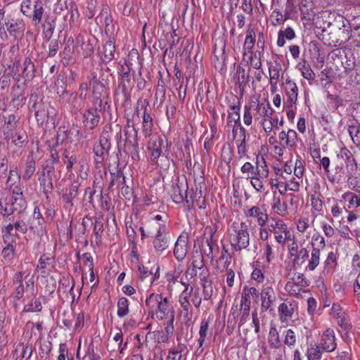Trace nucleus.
<instances>
[{
	"label": "nucleus",
	"mask_w": 360,
	"mask_h": 360,
	"mask_svg": "<svg viewBox=\"0 0 360 360\" xmlns=\"http://www.w3.org/2000/svg\"><path fill=\"white\" fill-rule=\"evenodd\" d=\"M271 233L275 240L281 245L285 244L292 240L290 227L283 219L278 217H270L266 227L259 230V238L263 241L268 240Z\"/></svg>",
	"instance_id": "1"
},
{
	"label": "nucleus",
	"mask_w": 360,
	"mask_h": 360,
	"mask_svg": "<svg viewBox=\"0 0 360 360\" xmlns=\"http://www.w3.org/2000/svg\"><path fill=\"white\" fill-rule=\"evenodd\" d=\"M146 304L150 314H152L153 316L155 315L159 320L169 319L172 325L174 321L172 307L169 303V300L167 297H163L160 294L151 293L147 297Z\"/></svg>",
	"instance_id": "2"
},
{
	"label": "nucleus",
	"mask_w": 360,
	"mask_h": 360,
	"mask_svg": "<svg viewBox=\"0 0 360 360\" xmlns=\"http://www.w3.org/2000/svg\"><path fill=\"white\" fill-rule=\"evenodd\" d=\"M229 238L236 251L247 248L250 245V235L246 223L234 221L229 229Z\"/></svg>",
	"instance_id": "3"
},
{
	"label": "nucleus",
	"mask_w": 360,
	"mask_h": 360,
	"mask_svg": "<svg viewBox=\"0 0 360 360\" xmlns=\"http://www.w3.org/2000/svg\"><path fill=\"white\" fill-rule=\"evenodd\" d=\"M13 195L8 199L1 198L0 200V213L3 217H8L15 212H21L26 207V201L22 195V191L19 186H15L13 188Z\"/></svg>",
	"instance_id": "4"
},
{
	"label": "nucleus",
	"mask_w": 360,
	"mask_h": 360,
	"mask_svg": "<svg viewBox=\"0 0 360 360\" xmlns=\"http://www.w3.org/2000/svg\"><path fill=\"white\" fill-rule=\"evenodd\" d=\"M23 281L25 283L27 290L31 291V292L33 293L35 276L34 274L32 273L31 270L26 269L25 271H20L15 273L14 275L13 285L15 288L13 295L18 300L22 298L24 295L25 288Z\"/></svg>",
	"instance_id": "5"
},
{
	"label": "nucleus",
	"mask_w": 360,
	"mask_h": 360,
	"mask_svg": "<svg viewBox=\"0 0 360 360\" xmlns=\"http://www.w3.org/2000/svg\"><path fill=\"white\" fill-rule=\"evenodd\" d=\"M245 216L250 220L254 221L259 226V230L266 227L269 222V217L267 210L264 205H255L244 209Z\"/></svg>",
	"instance_id": "6"
},
{
	"label": "nucleus",
	"mask_w": 360,
	"mask_h": 360,
	"mask_svg": "<svg viewBox=\"0 0 360 360\" xmlns=\"http://www.w3.org/2000/svg\"><path fill=\"white\" fill-rule=\"evenodd\" d=\"M257 297L258 290L255 287L245 286L243 289L240 300V319L239 325L244 324L250 314L251 297Z\"/></svg>",
	"instance_id": "7"
},
{
	"label": "nucleus",
	"mask_w": 360,
	"mask_h": 360,
	"mask_svg": "<svg viewBox=\"0 0 360 360\" xmlns=\"http://www.w3.org/2000/svg\"><path fill=\"white\" fill-rule=\"evenodd\" d=\"M169 244V234L166 224H159L158 230L153 241V245L157 252H162Z\"/></svg>",
	"instance_id": "8"
},
{
	"label": "nucleus",
	"mask_w": 360,
	"mask_h": 360,
	"mask_svg": "<svg viewBox=\"0 0 360 360\" xmlns=\"http://www.w3.org/2000/svg\"><path fill=\"white\" fill-rule=\"evenodd\" d=\"M164 144V138L157 134L151 136L148 143L147 148L150 152V160L152 162H158V160L161 155Z\"/></svg>",
	"instance_id": "9"
},
{
	"label": "nucleus",
	"mask_w": 360,
	"mask_h": 360,
	"mask_svg": "<svg viewBox=\"0 0 360 360\" xmlns=\"http://www.w3.org/2000/svg\"><path fill=\"white\" fill-rule=\"evenodd\" d=\"M255 121L259 122L274 114V110L269 103H260L258 100L250 104Z\"/></svg>",
	"instance_id": "10"
},
{
	"label": "nucleus",
	"mask_w": 360,
	"mask_h": 360,
	"mask_svg": "<svg viewBox=\"0 0 360 360\" xmlns=\"http://www.w3.org/2000/svg\"><path fill=\"white\" fill-rule=\"evenodd\" d=\"M44 219L40 212L39 208L35 207L32 217L29 220V226L38 236H43L46 233L44 227Z\"/></svg>",
	"instance_id": "11"
},
{
	"label": "nucleus",
	"mask_w": 360,
	"mask_h": 360,
	"mask_svg": "<svg viewBox=\"0 0 360 360\" xmlns=\"http://www.w3.org/2000/svg\"><path fill=\"white\" fill-rule=\"evenodd\" d=\"M285 93L287 96L285 104L288 107H294L297 101L298 87L296 83L287 78L285 80Z\"/></svg>",
	"instance_id": "12"
},
{
	"label": "nucleus",
	"mask_w": 360,
	"mask_h": 360,
	"mask_svg": "<svg viewBox=\"0 0 360 360\" xmlns=\"http://www.w3.org/2000/svg\"><path fill=\"white\" fill-rule=\"evenodd\" d=\"M260 295L262 309L263 311L270 309L276 301V295L273 288L269 285H264Z\"/></svg>",
	"instance_id": "13"
},
{
	"label": "nucleus",
	"mask_w": 360,
	"mask_h": 360,
	"mask_svg": "<svg viewBox=\"0 0 360 360\" xmlns=\"http://www.w3.org/2000/svg\"><path fill=\"white\" fill-rule=\"evenodd\" d=\"M321 347L326 352L334 351L337 347L335 332L332 328H327L323 333L320 342Z\"/></svg>",
	"instance_id": "14"
},
{
	"label": "nucleus",
	"mask_w": 360,
	"mask_h": 360,
	"mask_svg": "<svg viewBox=\"0 0 360 360\" xmlns=\"http://www.w3.org/2000/svg\"><path fill=\"white\" fill-rule=\"evenodd\" d=\"M233 133L238 148V153L240 157L244 156L247 151L245 129L243 127H237L233 130Z\"/></svg>",
	"instance_id": "15"
},
{
	"label": "nucleus",
	"mask_w": 360,
	"mask_h": 360,
	"mask_svg": "<svg viewBox=\"0 0 360 360\" xmlns=\"http://www.w3.org/2000/svg\"><path fill=\"white\" fill-rule=\"evenodd\" d=\"M188 238L187 236L181 235L174 245V255L179 261H182L188 252L187 249Z\"/></svg>",
	"instance_id": "16"
},
{
	"label": "nucleus",
	"mask_w": 360,
	"mask_h": 360,
	"mask_svg": "<svg viewBox=\"0 0 360 360\" xmlns=\"http://www.w3.org/2000/svg\"><path fill=\"white\" fill-rule=\"evenodd\" d=\"M100 116L95 108H91L83 114V122L86 129H94L99 122Z\"/></svg>",
	"instance_id": "17"
},
{
	"label": "nucleus",
	"mask_w": 360,
	"mask_h": 360,
	"mask_svg": "<svg viewBox=\"0 0 360 360\" xmlns=\"http://www.w3.org/2000/svg\"><path fill=\"white\" fill-rule=\"evenodd\" d=\"M330 315L333 319H335L338 323L345 329H347L350 326V324L347 319V315L339 304H333L330 310Z\"/></svg>",
	"instance_id": "18"
},
{
	"label": "nucleus",
	"mask_w": 360,
	"mask_h": 360,
	"mask_svg": "<svg viewBox=\"0 0 360 360\" xmlns=\"http://www.w3.org/2000/svg\"><path fill=\"white\" fill-rule=\"evenodd\" d=\"M278 138L281 142L289 148H294L298 141L297 132L293 129L281 131L278 134Z\"/></svg>",
	"instance_id": "19"
},
{
	"label": "nucleus",
	"mask_w": 360,
	"mask_h": 360,
	"mask_svg": "<svg viewBox=\"0 0 360 360\" xmlns=\"http://www.w3.org/2000/svg\"><path fill=\"white\" fill-rule=\"evenodd\" d=\"M272 211L278 216L285 217L288 214V206L285 201H281L279 197L274 196L271 204Z\"/></svg>",
	"instance_id": "20"
},
{
	"label": "nucleus",
	"mask_w": 360,
	"mask_h": 360,
	"mask_svg": "<svg viewBox=\"0 0 360 360\" xmlns=\"http://www.w3.org/2000/svg\"><path fill=\"white\" fill-rule=\"evenodd\" d=\"M17 127V120L14 115H10L5 119V122L2 127V131L5 139H10L14 133Z\"/></svg>",
	"instance_id": "21"
},
{
	"label": "nucleus",
	"mask_w": 360,
	"mask_h": 360,
	"mask_svg": "<svg viewBox=\"0 0 360 360\" xmlns=\"http://www.w3.org/2000/svg\"><path fill=\"white\" fill-rule=\"evenodd\" d=\"M254 174L264 178L269 177V169L264 155H257Z\"/></svg>",
	"instance_id": "22"
},
{
	"label": "nucleus",
	"mask_w": 360,
	"mask_h": 360,
	"mask_svg": "<svg viewBox=\"0 0 360 360\" xmlns=\"http://www.w3.org/2000/svg\"><path fill=\"white\" fill-rule=\"evenodd\" d=\"M300 9L303 18L307 20H312L314 19L315 13L314 11L312 0H301Z\"/></svg>",
	"instance_id": "23"
},
{
	"label": "nucleus",
	"mask_w": 360,
	"mask_h": 360,
	"mask_svg": "<svg viewBox=\"0 0 360 360\" xmlns=\"http://www.w3.org/2000/svg\"><path fill=\"white\" fill-rule=\"evenodd\" d=\"M110 149V143L105 137H101L99 142L94 147V153L98 158H103L108 154Z\"/></svg>",
	"instance_id": "24"
},
{
	"label": "nucleus",
	"mask_w": 360,
	"mask_h": 360,
	"mask_svg": "<svg viewBox=\"0 0 360 360\" xmlns=\"http://www.w3.org/2000/svg\"><path fill=\"white\" fill-rule=\"evenodd\" d=\"M255 33L252 29H249L247 31V34L243 45L244 56L252 53V49L255 46Z\"/></svg>",
	"instance_id": "25"
},
{
	"label": "nucleus",
	"mask_w": 360,
	"mask_h": 360,
	"mask_svg": "<svg viewBox=\"0 0 360 360\" xmlns=\"http://www.w3.org/2000/svg\"><path fill=\"white\" fill-rule=\"evenodd\" d=\"M153 127V118L149 113L147 112V110L145 108L143 115V123H142V132L143 135L150 136L152 135V130Z\"/></svg>",
	"instance_id": "26"
},
{
	"label": "nucleus",
	"mask_w": 360,
	"mask_h": 360,
	"mask_svg": "<svg viewBox=\"0 0 360 360\" xmlns=\"http://www.w3.org/2000/svg\"><path fill=\"white\" fill-rule=\"evenodd\" d=\"M6 28L11 34H22L25 30V25L22 20H11L6 23Z\"/></svg>",
	"instance_id": "27"
},
{
	"label": "nucleus",
	"mask_w": 360,
	"mask_h": 360,
	"mask_svg": "<svg viewBox=\"0 0 360 360\" xmlns=\"http://www.w3.org/2000/svg\"><path fill=\"white\" fill-rule=\"evenodd\" d=\"M295 311L294 306L289 302H283L278 307V313L282 321L291 318Z\"/></svg>",
	"instance_id": "28"
},
{
	"label": "nucleus",
	"mask_w": 360,
	"mask_h": 360,
	"mask_svg": "<svg viewBox=\"0 0 360 360\" xmlns=\"http://www.w3.org/2000/svg\"><path fill=\"white\" fill-rule=\"evenodd\" d=\"M320 255L321 252L319 248H313L310 258L306 266L307 271H312L318 266L320 263Z\"/></svg>",
	"instance_id": "29"
},
{
	"label": "nucleus",
	"mask_w": 360,
	"mask_h": 360,
	"mask_svg": "<svg viewBox=\"0 0 360 360\" xmlns=\"http://www.w3.org/2000/svg\"><path fill=\"white\" fill-rule=\"evenodd\" d=\"M310 229L309 219L307 217H300L296 221V229L301 233H306V238L308 239L311 236V231H309Z\"/></svg>",
	"instance_id": "30"
},
{
	"label": "nucleus",
	"mask_w": 360,
	"mask_h": 360,
	"mask_svg": "<svg viewBox=\"0 0 360 360\" xmlns=\"http://www.w3.org/2000/svg\"><path fill=\"white\" fill-rule=\"evenodd\" d=\"M297 69L300 71L302 77L307 80L314 79L316 75L312 70L310 65L306 61L300 62L297 65Z\"/></svg>",
	"instance_id": "31"
},
{
	"label": "nucleus",
	"mask_w": 360,
	"mask_h": 360,
	"mask_svg": "<svg viewBox=\"0 0 360 360\" xmlns=\"http://www.w3.org/2000/svg\"><path fill=\"white\" fill-rule=\"evenodd\" d=\"M183 272V267L178 266L172 271H169L166 274V280L168 285L172 287L173 285L179 282V279Z\"/></svg>",
	"instance_id": "32"
},
{
	"label": "nucleus",
	"mask_w": 360,
	"mask_h": 360,
	"mask_svg": "<svg viewBox=\"0 0 360 360\" xmlns=\"http://www.w3.org/2000/svg\"><path fill=\"white\" fill-rule=\"evenodd\" d=\"M16 354L20 353V357L22 359H29L33 352V347L31 345H24L23 343H19L15 348Z\"/></svg>",
	"instance_id": "33"
},
{
	"label": "nucleus",
	"mask_w": 360,
	"mask_h": 360,
	"mask_svg": "<svg viewBox=\"0 0 360 360\" xmlns=\"http://www.w3.org/2000/svg\"><path fill=\"white\" fill-rule=\"evenodd\" d=\"M250 184L258 193H262L265 191V184L267 178L262 177L257 175H253L250 178Z\"/></svg>",
	"instance_id": "34"
},
{
	"label": "nucleus",
	"mask_w": 360,
	"mask_h": 360,
	"mask_svg": "<svg viewBox=\"0 0 360 360\" xmlns=\"http://www.w3.org/2000/svg\"><path fill=\"white\" fill-rule=\"evenodd\" d=\"M129 300L125 297H120L117 302V314L120 318L124 317L129 313Z\"/></svg>",
	"instance_id": "35"
},
{
	"label": "nucleus",
	"mask_w": 360,
	"mask_h": 360,
	"mask_svg": "<svg viewBox=\"0 0 360 360\" xmlns=\"http://www.w3.org/2000/svg\"><path fill=\"white\" fill-rule=\"evenodd\" d=\"M115 47L112 41H108L103 46V60L110 62L114 58Z\"/></svg>",
	"instance_id": "36"
},
{
	"label": "nucleus",
	"mask_w": 360,
	"mask_h": 360,
	"mask_svg": "<svg viewBox=\"0 0 360 360\" xmlns=\"http://www.w3.org/2000/svg\"><path fill=\"white\" fill-rule=\"evenodd\" d=\"M202 295L205 300H210L213 294L212 281L207 279L202 280Z\"/></svg>",
	"instance_id": "37"
},
{
	"label": "nucleus",
	"mask_w": 360,
	"mask_h": 360,
	"mask_svg": "<svg viewBox=\"0 0 360 360\" xmlns=\"http://www.w3.org/2000/svg\"><path fill=\"white\" fill-rule=\"evenodd\" d=\"M183 347L182 345L172 347L168 352V360H181Z\"/></svg>",
	"instance_id": "38"
},
{
	"label": "nucleus",
	"mask_w": 360,
	"mask_h": 360,
	"mask_svg": "<svg viewBox=\"0 0 360 360\" xmlns=\"http://www.w3.org/2000/svg\"><path fill=\"white\" fill-rule=\"evenodd\" d=\"M179 304L182 307V310L181 311V315L187 319H190V309H191V304L189 300L186 297H179Z\"/></svg>",
	"instance_id": "39"
},
{
	"label": "nucleus",
	"mask_w": 360,
	"mask_h": 360,
	"mask_svg": "<svg viewBox=\"0 0 360 360\" xmlns=\"http://www.w3.org/2000/svg\"><path fill=\"white\" fill-rule=\"evenodd\" d=\"M41 310V304L39 299L33 298L25 306V311L27 312H38Z\"/></svg>",
	"instance_id": "40"
},
{
	"label": "nucleus",
	"mask_w": 360,
	"mask_h": 360,
	"mask_svg": "<svg viewBox=\"0 0 360 360\" xmlns=\"http://www.w3.org/2000/svg\"><path fill=\"white\" fill-rule=\"evenodd\" d=\"M269 342L275 348H278L281 345V341L279 339V335L276 328H271L269 334Z\"/></svg>",
	"instance_id": "41"
},
{
	"label": "nucleus",
	"mask_w": 360,
	"mask_h": 360,
	"mask_svg": "<svg viewBox=\"0 0 360 360\" xmlns=\"http://www.w3.org/2000/svg\"><path fill=\"white\" fill-rule=\"evenodd\" d=\"M308 360H321V352L320 348L317 345H311L307 350Z\"/></svg>",
	"instance_id": "42"
},
{
	"label": "nucleus",
	"mask_w": 360,
	"mask_h": 360,
	"mask_svg": "<svg viewBox=\"0 0 360 360\" xmlns=\"http://www.w3.org/2000/svg\"><path fill=\"white\" fill-rule=\"evenodd\" d=\"M281 68L280 65H273L269 67V81L279 82L281 77Z\"/></svg>",
	"instance_id": "43"
},
{
	"label": "nucleus",
	"mask_w": 360,
	"mask_h": 360,
	"mask_svg": "<svg viewBox=\"0 0 360 360\" xmlns=\"http://www.w3.org/2000/svg\"><path fill=\"white\" fill-rule=\"evenodd\" d=\"M186 197V191H181L179 186L174 188L172 198L175 203L182 202Z\"/></svg>",
	"instance_id": "44"
},
{
	"label": "nucleus",
	"mask_w": 360,
	"mask_h": 360,
	"mask_svg": "<svg viewBox=\"0 0 360 360\" xmlns=\"http://www.w3.org/2000/svg\"><path fill=\"white\" fill-rule=\"evenodd\" d=\"M202 266V264L199 265L197 263V261H193L192 262V266H190L187 269L185 273V279L187 281H190L193 278H194L197 275V269H200Z\"/></svg>",
	"instance_id": "45"
},
{
	"label": "nucleus",
	"mask_w": 360,
	"mask_h": 360,
	"mask_svg": "<svg viewBox=\"0 0 360 360\" xmlns=\"http://www.w3.org/2000/svg\"><path fill=\"white\" fill-rule=\"evenodd\" d=\"M263 251V255L266 259V262L268 264L271 263V262L275 257L273 251V245L266 241V243L264 245Z\"/></svg>",
	"instance_id": "46"
},
{
	"label": "nucleus",
	"mask_w": 360,
	"mask_h": 360,
	"mask_svg": "<svg viewBox=\"0 0 360 360\" xmlns=\"http://www.w3.org/2000/svg\"><path fill=\"white\" fill-rule=\"evenodd\" d=\"M56 86L57 94L59 95H63L66 93V84L65 82V77L63 75H59L55 82Z\"/></svg>",
	"instance_id": "47"
},
{
	"label": "nucleus",
	"mask_w": 360,
	"mask_h": 360,
	"mask_svg": "<svg viewBox=\"0 0 360 360\" xmlns=\"http://www.w3.org/2000/svg\"><path fill=\"white\" fill-rule=\"evenodd\" d=\"M231 108L232 110V112H230L229 114V119L230 120L229 122H233L236 124L237 122L240 121V104L238 103V104L233 105H231Z\"/></svg>",
	"instance_id": "48"
},
{
	"label": "nucleus",
	"mask_w": 360,
	"mask_h": 360,
	"mask_svg": "<svg viewBox=\"0 0 360 360\" xmlns=\"http://www.w3.org/2000/svg\"><path fill=\"white\" fill-rule=\"evenodd\" d=\"M311 245L313 248H323L326 245L324 238L319 233L313 234L311 238Z\"/></svg>",
	"instance_id": "49"
},
{
	"label": "nucleus",
	"mask_w": 360,
	"mask_h": 360,
	"mask_svg": "<svg viewBox=\"0 0 360 360\" xmlns=\"http://www.w3.org/2000/svg\"><path fill=\"white\" fill-rule=\"evenodd\" d=\"M19 181L20 176L18 172L15 169L11 170L6 181L7 187L11 188L15 184L19 183Z\"/></svg>",
	"instance_id": "50"
},
{
	"label": "nucleus",
	"mask_w": 360,
	"mask_h": 360,
	"mask_svg": "<svg viewBox=\"0 0 360 360\" xmlns=\"http://www.w3.org/2000/svg\"><path fill=\"white\" fill-rule=\"evenodd\" d=\"M253 117V111L251 105H245L243 115L244 124L247 126H250L252 122Z\"/></svg>",
	"instance_id": "51"
},
{
	"label": "nucleus",
	"mask_w": 360,
	"mask_h": 360,
	"mask_svg": "<svg viewBox=\"0 0 360 360\" xmlns=\"http://www.w3.org/2000/svg\"><path fill=\"white\" fill-rule=\"evenodd\" d=\"M208 327H209V324H208L207 321H202L201 323L200 330H199L200 338H199V340H198L200 347L202 346V345L205 342V338L207 334Z\"/></svg>",
	"instance_id": "52"
},
{
	"label": "nucleus",
	"mask_w": 360,
	"mask_h": 360,
	"mask_svg": "<svg viewBox=\"0 0 360 360\" xmlns=\"http://www.w3.org/2000/svg\"><path fill=\"white\" fill-rule=\"evenodd\" d=\"M24 75L26 78H30L33 75L34 65L30 58H25L23 63Z\"/></svg>",
	"instance_id": "53"
},
{
	"label": "nucleus",
	"mask_w": 360,
	"mask_h": 360,
	"mask_svg": "<svg viewBox=\"0 0 360 360\" xmlns=\"http://www.w3.org/2000/svg\"><path fill=\"white\" fill-rule=\"evenodd\" d=\"M272 24L276 26L283 23L286 18L278 10H274L271 14Z\"/></svg>",
	"instance_id": "54"
},
{
	"label": "nucleus",
	"mask_w": 360,
	"mask_h": 360,
	"mask_svg": "<svg viewBox=\"0 0 360 360\" xmlns=\"http://www.w3.org/2000/svg\"><path fill=\"white\" fill-rule=\"evenodd\" d=\"M285 339L284 342L285 344L288 345V346H292L296 342V337L294 331L291 329H288L284 332Z\"/></svg>",
	"instance_id": "55"
},
{
	"label": "nucleus",
	"mask_w": 360,
	"mask_h": 360,
	"mask_svg": "<svg viewBox=\"0 0 360 360\" xmlns=\"http://www.w3.org/2000/svg\"><path fill=\"white\" fill-rule=\"evenodd\" d=\"M2 257L6 262H9L13 257L14 249L12 245H8L1 252Z\"/></svg>",
	"instance_id": "56"
},
{
	"label": "nucleus",
	"mask_w": 360,
	"mask_h": 360,
	"mask_svg": "<svg viewBox=\"0 0 360 360\" xmlns=\"http://www.w3.org/2000/svg\"><path fill=\"white\" fill-rule=\"evenodd\" d=\"M35 171V163L34 161H27L25 166V173L22 176L24 179H29Z\"/></svg>",
	"instance_id": "57"
},
{
	"label": "nucleus",
	"mask_w": 360,
	"mask_h": 360,
	"mask_svg": "<svg viewBox=\"0 0 360 360\" xmlns=\"http://www.w3.org/2000/svg\"><path fill=\"white\" fill-rule=\"evenodd\" d=\"M65 164L66 165V168L68 171H71L73 168V165L77 162V158L75 154L69 155L68 153H65Z\"/></svg>",
	"instance_id": "58"
},
{
	"label": "nucleus",
	"mask_w": 360,
	"mask_h": 360,
	"mask_svg": "<svg viewBox=\"0 0 360 360\" xmlns=\"http://www.w3.org/2000/svg\"><path fill=\"white\" fill-rule=\"evenodd\" d=\"M302 184V180H295L292 179L287 182V187L288 190L294 192H297L300 190V186Z\"/></svg>",
	"instance_id": "59"
},
{
	"label": "nucleus",
	"mask_w": 360,
	"mask_h": 360,
	"mask_svg": "<svg viewBox=\"0 0 360 360\" xmlns=\"http://www.w3.org/2000/svg\"><path fill=\"white\" fill-rule=\"evenodd\" d=\"M252 279L258 283H262L264 279V273L261 269L255 267L251 274Z\"/></svg>",
	"instance_id": "60"
},
{
	"label": "nucleus",
	"mask_w": 360,
	"mask_h": 360,
	"mask_svg": "<svg viewBox=\"0 0 360 360\" xmlns=\"http://www.w3.org/2000/svg\"><path fill=\"white\" fill-rule=\"evenodd\" d=\"M82 259L84 262V264L89 269V270H91L94 268L93 257L90 253H84L82 256Z\"/></svg>",
	"instance_id": "61"
},
{
	"label": "nucleus",
	"mask_w": 360,
	"mask_h": 360,
	"mask_svg": "<svg viewBox=\"0 0 360 360\" xmlns=\"http://www.w3.org/2000/svg\"><path fill=\"white\" fill-rule=\"evenodd\" d=\"M15 229L14 224H8L3 230L4 239L5 241H8L11 239L13 240L12 231Z\"/></svg>",
	"instance_id": "62"
},
{
	"label": "nucleus",
	"mask_w": 360,
	"mask_h": 360,
	"mask_svg": "<svg viewBox=\"0 0 360 360\" xmlns=\"http://www.w3.org/2000/svg\"><path fill=\"white\" fill-rule=\"evenodd\" d=\"M259 123L266 133H271L275 130L269 117L262 120Z\"/></svg>",
	"instance_id": "63"
},
{
	"label": "nucleus",
	"mask_w": 360,
	"mask_h": 360,
	"mask_svg": "<svg viewBox=\"0 0 360 360\" xmlns=\"http://www.w3.org/2000/svg\"><path fill=\"white\" fill-rule=\"evenodd\" d=\"M43 12L44 9L41 6L37 8V6H34L33 21H34L36 24L40 22L42 18Z\"/></svg>",
	"instance_id": "64"
}]
</instances>
